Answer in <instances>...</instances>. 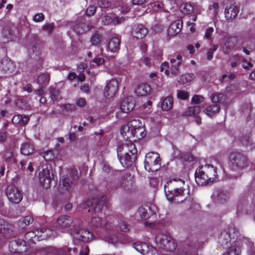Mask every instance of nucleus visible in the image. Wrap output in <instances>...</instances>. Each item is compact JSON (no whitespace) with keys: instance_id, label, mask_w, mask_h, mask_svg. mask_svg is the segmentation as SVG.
Listing matches in <instances>:
<instances>
[{"instance_id":"obj_46","label":"nucleus","mask_w":255,"mask_h":255,"mask_svg":"<svg viewBox=\"0 0 255 255\" xmlns=\"http://www.w3.org/2000/svg\"><path fill=\"white\" fill-rule=\"evenodd\" d=\"M204 101V98L200 95H195L192 98L191 103L192 104H199Z\"/></svg>"},{"instance_id":"obj_7","label":"nucleus","mask_w":255,"mask_h":255,"mask_svg":"<svg viewBox=\"0 0 255 255\" xmlns=\"http://www.w3.org/2000/svg\"><path fill=\"white\" fill-rule=\"evenodd\" d=\"M55 226L59 231L63 233L69 232L70 234L71 230L76 227L73 224L72 217L67 215L60 216L56 220Z\"/></svg>"},{"instance_id":"obj_4","label":"nucleus","mask_w":255,"mask_h":255,"mask_svg":"<svg viewBox=\"0 0 255 255\" xmlns=\"http://www.w3.org/2000/svg\"><path fill=\"white\" fill-rule=\"evenodd\" d=\"M217 173L216 168L210 164L199 167L195 173L196 182L199 185H204L212 183L217 176Z\"/></svg>"},{"instance_id":"obj_10","label":"nucleus","mask_w":255,"mask_h":255,"mask_svg":"<svg viewBox=\"0 0 255 255\" xmlns=\"http://www.w3.org/2000/svg\"><path fill=\"white\" fill-rule=\"evenodd\" d=\"M71 234L74 238L83 242L91 241L94 237L92 233L89 230L84 228H80L76 227V228L72 230Z\"/></svg>"},{"instance_id":"obj_48","label":"nucleus","mask_w":255,"mask_h":255,"mask_svg":"<svg viewBox=\"0 0 255 255\" xmlns=\"http://www.w3.org/2000/svg\"><path fill=\"white\" fill-rule=\"evenodd\" d=\"M97 7L94 5H90L87 8L85 13L88 16H91L95 13Z\"/></svg>"},{"instance_id":"obj_2","label":"nucleus","mask_w":255,"mask_h":255,"mask_svg":"<svg viewBox=\"0 0 255 255\" xmlns=\"http://www.w3.org/2000/svg\"><path fill=\"white\" fill-rule=\"evenodd\" d=\"M137 153L135 144L130 139H126L117 149L120 162L124 167H128L132 165L136 159Z\"/></svg>"},{"instance_id":"obj_19","label":"nucleus","mask_w":255,"mask_h":255,"mask_svg":"<svg viewBox=\"0 0 255 255\" xmlns=\"http://www.w3.org/2000/svg\"><path fill=\"white\" fill-rule=\"evenodd\" d=\"M182 61V57L178 55L175 57L170 59L171 63L170 73L173 76H176L180 73L179 67L181 66Z\"/></svg>"},{"instance_id":"obj_25","label":"nucleus","mask_w":255,"mask_h":255,"mask_svg":"<svg viewBox=\"0 0 255 255\" xmlns=\"http://www.w3.org/2000/svg\"><path fill=\"white\" fill-rule=\"evenodd\" d=\"M130 134L132 137H135L139 139L145 137L146 132L144 127L142 125L141 126H138V128L131 129Z\"/></svg>"},{"instance_id":"obj_51","label":"nucleus","mask_w":255,"mask_h":255,"mask_svg":"<svg viewBox=\"0 0 255 255\" xmlns=\"http://www.w3.org/2000/svg\"><path fill=\"white\" fill-rule=\"evenodd\" d=\"M193 10V7L189 3H186L182 10V12L186 14L191 13Z\"/></svg>"},{"instance_id":"obj_57","label":"nucleus","mask_w":255,"mask_h":255,"mask_svg":"<svg viewBox=\"0 0 255 255\" xmlns=\"http://www.w3.org/2000/svg\"><path fill=\"white\" fill-rule=\"evenodd\" d=\"M213 31L214 28L213 27H210L207 28L205 34V38L208 39H211Z\"/></svg>"},{"instance_id":"obj_41","label":"nucleus","mask_w":255,"mask_h":255,"mask_svg":"<svg viewBox=\"0 0 255 255\" xmlns=\"http://www.w3.org/2000/svg\"><path fill=\"white\" fill-rule=\"evenodd\" d=\"M119 238L118 235L112 234L106 238V241L109 243L115 245L119 242Z\"/></svg>"},{"instance_id":"obj_11","label":"nucleus","mask_w":255,"mask_h":255,"mask_svg":"<svg viewBox=\"0 0 255 255\" xmlns=\"http://www.w3.org/2000/svg\"><path fill=\"white\" fill-rule=\"evenodd\" d=\"M0 70L7 76L15 75L17 73L14 63L8 59H4L0 61Z\"/></svg>"},{"instance_id":"obj_12","label":"nucleus","mask_w":255,"mask_h":255,"mask_svg":"<svg viewBox=\"0 0 255 255\" xmlns=\"http://www.w3.org/2000/svg\"><path fill=\"white\" fill-rule=\"evenodd\" d=\"M159 162L157 154L150 152L147 154L144 160V167L148 171L157 170L158 168L154 166L157 165Z\"/></svg>"},{"instance_id":"obj_22","label":"nucleus","mask_w":255,"mask_h":255,"mask_svg":"<svg viewBox=\"0 0 255 255\" xmlns=\"http://www.w3.org/2000/svg\"><path fill=\"white\" fill-rule=\"evenodd\" d=\"M239 12V7L235 4H231L229 8L225 10V17L227 20L234 19Z\"/></svg>"},{"instance_id":"obj_53","label":"nucleus","mask_w":255,"mask_h":255,"mask_svg":"<svg viewBox=\"0 0 255 255\" xmlns=\"http://www.w3.org/2000/svg\"><path fill=\"white\" fill-rule=\"evenodd\" d=\"M169 67V64L168 62H164L162 63L160 67V70L161 72L164 71V73L166 76H169L170 72L168 70Z\"/></svg>"},{"instance_id":"obj_26","label":"nucleus","mask_w":255,"mask_h":255,"mask_svg":"<svg viewBox=\"0 0 255 255\" xmlns=\"http://www.w3.org/2000/svg\"><path fill=\"white\" fill-rule=\"evenodd\" d=\"M75 184V182L72 180L69 175H63L60 180V184L62 186V188L65 191H69L72 186Z\"/></svg>"},{"instance_id":"obj_8","label":"nucleus","mask_w":255,"mask_h":255,"mask_svg":"<svg viewBox=\"0 0 255 255\" xmlns=\"http://www.w3.org/2000/svg\"><path fill=\"white\" fill-rule=\"evenodd\" d=\"M51 236V231L48 229L41 228L26 232L25 239L32 243H35L41 240H45Z\"/></svg>"},{"instance_id":"obj_47","label":"nucleus","mask_w":255,"mask_h":255,"mask_svg":"<svg viewBox=\"0 0 255 255\" xmlns=\"http://www.w3.org/2000/svg\"><path fill=\"white\" fill-rule=\"evenodd\" d=\"M218 46L217 45L215 44L212 47V48H210L207 53V59L208 60H211L213 57V53L214 52L217 50L218 49Z\"/></svg>"},{"instance_id":"obj_60","label":"nucleus","mask_w":255,"mask_h":255,"mask_svg":"<svg viewBox=\"0 0 255 255\" xmlns=\"http://www.w3.org/2000/svg\"><path fill=\"white\" fill-rule=\"evenodd\" d=\"M21 115H15L12 119L11 122L13 124H21Z\"/></svg>"},{"instance_id":"obj_37","label":"nucleus","mask_w":255,"mask_h":255,"mask_svg":"<svg viewBox=\"0 0 255 255\" xmlns=\"http://www.w3.org/2000/svg\"><path fill=\"white\" fill-rule=\"evenodd\" d=\"M138 211L139 215L141 218L146 219L150 218L151 212L150 208H145L141 207L138 208Z\"/></svg>"},{"instance_id":"obj_45","label":"nucleus","mask_w":255,"mask_h":255,"mask_svg":"<svg viewBox=\"0 0 255 255\" xmlns=\"http://www.w3.org/2000/svg\"><path fill=\"white\" fill-rule=\"evenodd\" d=\"M70 178L76 182L79 178V172L76 169H71L69 172Z\"/></svg>"},{"instance_id":"obj_17","label":"nucleus","mask_w":255,"mask_h":255,"mask_svg":"<svg viewBox=\"0 0 255 255\" xmlns=\"http://www.w3.org/2000/svg\"><path fill=\"white\" fill-rule=\"evenodd\" d=\"M135 106L134 99L131 97H128L124 99L120 104L121 111L124 113H128L131 112Z\"/></svg>"},{"instance_id":"obj_59","label":"nucleus","mask_w":255,"mask_h":255,"mask_svg":"<svg viewBox=\"0 0 255 255\" xmlns=\"http://www.w3.org/2000/svg\"><path fill=\"white\" fill-rule=\"evenodd\" d=\"M113 23L114 25H117L121 23L125 20V18L123 16H115L114 18H113Z\"/></svg>"},{"instance_id":"obj_30","label":"nucleus","mask_w":255,"mask_h":255,"mask_svg":"<svg viewBox=\"0 0 255 255\" xmlns=\"http://www.w3.org/2000/svg\"><path fill=\"white\" fill-rule=\"evenodd\" d=\"M220 110L219 104H214L212 106H208L204 111L205 114L210 117L214 116Z\"/></svg>"},{"instance_id":"obj_35","label":"nucleus","mask_w":255,"mask_h":255,"mask_svg":"<svg viewBox=\"0 0 255 255\" xmlns=\"http://www.w3.org/2000/svg\"><path fill=\"white\" fill-rule=\"evenodd\" d=\"M235 42L233 41L232 38H228L223 46L224 53H229L235 46Z\"/></svg>"},{"instance_id":"obj_32","label":"nucleus","mask_w":255,"mask_h":255,"mask_svg":"<svg viewBox=\"0 0 255 255\" xmlns=\"http://www.w3.org/2000/svg\"><path fill=\"white\" fill-rule=\"evenodd\" d=\"M130 127L129 124L127 123L123 126L120 129L121 133L123 137L128 140L132 137V135L130 134Z\"/></svg>"},{"instance_id":"obj_29","label":"nucleus","mask_w":255,"mask_h":255,"mask_svg":"<svg viewBox=\"0 0 255 255\" xmlns=\"http://www.w3.org/2000/svg\"><path fill=\"white\" fill-rule=\"evenodd\" d=\"M200 112L201 108L199 106L190 107H188L184 112L183 115L196 117Z\"/></svg>"},{"instance_id":"obj_62","label":"nucleus","mask_w":255,"mask_h":255,"mask_svg":"<svg viewBox=\"0 0 255 255\" xmlns=\"http://www.w3.org/2000/svg\"><path fill=\"white\" fill-rule=\"evenodd\" d=\"M76 104L79 107H84L86 105V102L85 99L80 98L77 99Z\"/></svg>"},{"instance_id":"obj_15","label":"nucleus","mask_w":255,"mask_h":255,"mask_svg":"<svg viewBox=\"0 0 255 255\" xmlns=\"http://www.w3.org/2000/svg\"><path fill=\"white\" fill-rule=\"evenodd\" d=\"M53 177V174L50 175V171L48 168L43 169L39 173V180L41 185L43 187L50 186Z\"/></svg>"},{"instance_id":"obj_50","label":"nucleus","mask_w":255,"mask_h":255,"mask_svg":"<svg viewBox=\"0 0 255 255\" xmlns=\"http://www.w3.org/2000/svg\"><path fill=\"white\" fill-rule=\"evenodd\" d=\"M240 142L243 145L246 146H251L250 137L249 135H244L242 136L240 139Z\"/></svg>"},{"instance_id":"obj_49","label":"nucleus","mask_w":255,"mask_h":255,"mask_svg":"<svg viewBox=\"0 0 255 255\" xmlns=\"http://www.w3.org/2000/svg\"><path fill=\"white\" fill-rule=\"evenodd\" d=\"M211 101L214 104H219L218 103L221 101L222 95L219 93L214 94L211 96Z\"/></svg>"},{"instance_id":"obj_40","label":"nucleus","mask_w":255,"mask_h":255,"mask_svg":"<svg viewBox=\"0 0 255 255\" xmlns=\"http://www.w3.org/2000/svg\"><path fill=\"white\" fill-rule=\"evenodd\" d=\"M128 123L129 124V126L131 127V129L138 128V126H141L142 125L141 121L138 117L130 120Z\"/></svg>"},{"instance_id":"obj_54","label":"nucleus","mask_w":255,"mask_h":255,"mask_svg":"<svg viewBox=\"0 0 255 255\" xmlns=\"http://www.w3.org/2000/svg\"><path fill=\"white\" fill-rule=\"evenodd\" d=\"M34 221L33 218L30 216H25L22 220V224L24 225L23 227L32 224Z\"/></svg>"},{"instance_id":"obj_23","label":"nucleus","mask_w":255,"mask_h":255,"mask_svg":"<svg viewBox=\"0 0 255 255\" xmlns=\"http://www.w3.org/2000/svg\"><path fill=\"white\" fill-rule=\"evenodd\" d=\"M151 90V87L148 84L143 83L137 86L134 93L137 96H144L149 94Z\"/></svg>"},{"instance_id":"obj_44","label":"nucleus","mask_w":255,"mask_h":255,"mask_svg":"<svg viewBox=\"0 0 255 255\" xmlns=\"http://www.w3.org/2000/svg\"><path fill=\"white\" fill-rule=\"evenodd\" d=\"M13 147H7L3 152V156L6 160L10 159L13 156Z\"/></svg>"},{"instance_id":"obj_28","label":"nucleus","mask_w":255,"mask_h":255,"mask_svg":"<svg viewBox=\"0 0 255 255\" xmlns=\"http://www.w3.org/2000/svg\"><path fill=\"white\" fill-rule=\"evenodd\" d=\"M173 105V98L171 96H168L161 100V107L163 111H168L170 110Z\"/></svg>"},{"instance_id":"obj_3","label":"nucleus","mask_w":255,"mask_h":255,"mask_svg":"<svg viewBox=\"0 0 255 255\" xmlns=\"http://www.w3.org/2000/svg\"><path fill=\"white\" fill-rule=\"evenodd\" d=\"M185 181L180 178H173L169 180L164 185V191L167 199L171 202H182L184 199L179 200V198L184 196Z\"/></svg>"},{"instance_id":"obj_43","label":"nucleus","mask_w":255,"mask_h":255,"mask_svg":"<svg viewBox=\"0 0 255 255\" xmlns=\"http://www.w3.org/2000/svg\"><path fill=\"white\" fill-rule=\"evenodd\" d=\"M177 96L179 100H186L189 98V95L188 92L186 91L179 90L177 92Z\"/></svg>"},{"instance_id":"obj_20","label":"nucleus","mask_w":255,"mask_h":255,"mask_svg":"<svg viewBox=\"0 0 255 255\" xmlns=\"http://www.w3.org/2000/svg\"><path fill=\"white\" fill-rule=\"evenodd\" d=\"M71 250V248H68L66 251L63 248L48 247L44 249V253L45 255H67Z\"/></svg>"},{"instance_id":"obj_56","label":"nucleus","mask_w":255,"mask_h":255,"mask_svg":"<svg viewBox=\"0 0 255 255\" xmlns=\"http://www.w3.org/2000/svg\"><path fill=\"white\" fill-rule=\"evenodd\" d=\"M54 157L52 151H47L43 153V157L46 161L51 160Z\"/></svg>"},{"instance_id":"obj_6","label":"nucleus","mask_w":255,"mask_h":255,"mask_svg":"<svg viewBox=\"0 0 255 255\" xmlns=\"http://www.w3.org/2000/svg\"><path fill=\"white\" fill-rule=\"evenodd\" d=\"M155 242L159 248L168 252L173 251L177 247L176 243L166 234L159 233L156 235Z\"/></svg>"},{"instance_id":"obj_9","label":"nucleus","mask_w":255,"mask_h":255,"mask_svg":"<svg viewBox=\"0 0 255 255\" xmlns=\"http://www.w3.org/2000/svg\"><path fill=\"white\" fill-rule=\"evenodd\" d=\"M5 192L8 200L12 203L18 204L22 199L23 195L21 191L15 185L7 186Z\"/></svg>"},{"instance_id":"obj_58","label":"nucleus","mask_w":255,"mask_h":255,"mask_svg":"<svg viewBox=\"0 0 255 255\" xmlns=\"http://www.w3.org/2000/svg\"><path fill=\"white\" fill-rule=\"evenodd\" d=\"M42 28L44 30L47 31L49 33L51 32L54 29L53 23H47L42 26Z\"/></svg>"},{"instance_id":"obj_13","label":"nucleus","mask_w":255,"mask_h":255,"mask_svg":"<svg viewBox=\"0 0 255 255\" xmlns=\"http://www.w3.org/2000/svg\"><path fill=\"white\" fill-rule=\"evenodd\" d=\"M8 247L11 253H21L26 250V242L19 239L14 240L9 242Z\"/></svg>"},{"instance_id":"obj_63","label":"nucleus","mask_w":255,"mask_h":255,"mask_svg":"<svg viewBox=\"0 0 255 255\" xmlns=\"http://www.w3.org/2000/svg\"><path fill=\"white\" fill-rule=\"evenodd\" d=\"M227 78H228L229 80H233L236 78V75L233 73H231L228 75L224 74L222 76V77L221 78L220 80L221 82H223Z\"/></svg>"},{"instance_id":"obj_36","label":"nucleus","mask_w":255,"mask_h":255,"mask_svg":"<svg viewBox=\"0 0 255 255\" xmlns=\"http://www.w3.org/2000/svg\"><path fill=\"white\" fill-rule=\"evenodd\" d=\"M50 75L48 73H43L40 75L37 78V82L39 85L48 84L50 81Z\"/></svg>"},{"instance_id":"obj_61","label":"nucleus","mask_w":255,"mask_h":255,"mask_svg":"<svg viewBox=\"0 0 255 255\" xmlns=\"http://www.w3.org/2000/svg\"><path fill=\"white\" fill-rule=\"evenodd\" d=\"M93 62L96 63L98 66L101 65L105 62V59L102 57H96L94 60Z\"/></svg>"},{"instance_id":"obj_24","label":"nucleus","mask_w":255,"mask_h":255,"mask_svg":"<svg viewBox=\"0 0 255 255\" xmlns=\"http://www.w3.org/2000/svg\"><path fill=\"white\" fill-rule=\"evenodd\" d=\"M74 31L79 34H82L88 31L90 29L89 24L84 22L76 21L73 26Z\"/></svg>"},{"instance_id":"obj_5","label":"nucleus","mask_w":255,"mask_h":255,"mask_svg":"<svg viewBox=\"0 0 255 255\" xmlns=\"http://www.w3.org/2000/svg\"><path fill=\"white\" fill-rule=\"evenodd\" d=\"M230 166L232 170H242L248 167L250 161L247 156L241 152L233 151L229 156Z\"/></svg>"},{"instance_id":"obj_1","label":"nucleus","mask_w":255,"mask_h":255,"mask_svg":"<svg viewBox=\"0 0 255 255\" xmlns=\"http://www.w3.org/2000/svg\"><path fill=\"white\" fill-rule=\"evenodd\" d=\"M107 201V196L97 197L87 200L81 205L82 208L86 209L91 206L93 210L94 215L91 221L92 226L101 227L105 230L110 229L112 227L111 223H109L111 217L108 214Z\"/></svg>"},{"instance_id":"obj_55","label":"nucleus","mask_w":255,"mask_h":255,"mask_svg":"<svg viewBox=\"0 0 255 255\" xmlns=\"http://www.w3.org/2000/svg\"><path fill=\"white\" fill-rule=\"evenodd\" d=\"M44 15L42 13L36 14L33 17V20L36 22H41L44 19Z\"/></svg>"},{"instance_id":"obj_27","label":"nucleus","mask_w":255,"mask_h":255,"mask_svg":"<svg viewBox=\"0 0 255 255\" xmlns=\"http://www.w3.org/2000/svg\"><path fill=\"white\" fill-rule=\"evenodd\" d=\"M121 40L119 37H114L111 38L108 43V48L112 52H117L120 47Z\"/></svg>"},{"instance_id":"obj_18","label":"nucleus","mask_w":255,"mask_h":255,"mask_svg":"<svg viewBox=\"0 0 255 255\" xmlns=\"http://www.w3.org/2000/svg\"><path fill=\"white\" fill-rule=\"evenodd\" d=\"M147 32V29L143 25L137 24L132 26L131 32L134 37L141 39L146 35Z\"/></svg>"},{"instance_id":"obj_33","label":"nucleus","mask_w":255,"mask_h":255,"mask_svg":"<svg viewBox=\"0 0 255 255\" xmlns=\"http://www.w3.org/2000/svg\"><path fill=\"white\" fill-rule=\"evenodd\" d=\"M102 39V36L99 32H95L91 36L90 42L92 45L99 46Z\"/></svg>"},{"instance_id":"obj_34","label":"nucleus","mask_w":255,"mask_h":255,"mask_svg":"<svg viewBox=\"0 0 255 255\" xmlns=\"http://www.w3.org/2000/svg\"><path fill=\"white\" fill-rule=\"evenodd\" d=\"M133 247L137 252L144 255L147 251V245L144 242H137L133 244Z\"/></svg>"},{"instance_id":"obj_42","label":"nucleus","mask_w":255,"mask_h":255,"mask_svg":"<svg viewBox=\"0 0 255 255\" xmlns=\"http://www.w3.org/2000/svg\"><path fill=\"white\" fill-rule=\"evenodd\" d=\"M118 226L121 230L124 232H127L129 230L130 226L123 220L119 222Z\"/></svg>"},{"instance_id":"obj_39","label":"nucleus","mask_w":255,"mask_h":255,"mask_svg":"<svg viewBox=\"0 0 255 255\" xmlns=\"http://www.w3.org/2000/svg\"><path fill=\"white\" fill-rule=\"evenodd\" d=\"M50 98L53 101H58L59 99V91L55 88L50 87L49 89Z\"/></svg>"},{"instance_id":"obj_16","label":"nucleus","mask_w":255,"mask_h":255,"mask_svg":"<svg viewBox=\"0 0 255 255\" xmlns=\"http://www.w3.org/2000/svg\"><path fill=\"white\" fill-rule=\"evenodd\" d=\"M10 225L0 217V243H3L10 235Z\"/></svg>"},{"instance_id":"obj_52","label":"nucleus","mask_w":255,"mask_h":255,"mask_svg":"<svg viewBox=\"0 0 255 255\" xmlns=\"http://www.w3.org/2000/svg\"><path fill=\"white\" fill-rule=\"evenodd\" d=\"M113 18L109 15H105L102 19V24L103 25H109L112 24Z\"/></svg>"},{"instance_id":"obj_21","label":"nucleus","mask_w":255,"mask_h":255,"mask_svg":"<svg viewBox=\"0 0 255 255\" xmlns=\"http://www.w3.org/2000/svg\"><path fill=\"white\" fill-rule=\"evenodd\" d=\"M182 22L180 20H177L170 24L167 29V34L170 36H174L179 33L182 28Z\"/></svg>"},{"instance_id":"obj_64","label":"nucleus","mask_w":255,"mask_h":255,"mask_svg":"<svg viewBox=\"0 0 255 255\" xmlns=\"http://www.w3.org/2000/svg\"><path fill=\"white\" fill-rule=\"evenodd\" d=\"M184 75L185 78H186L185 82H187V83L192 81L195 78L194 75L193 73H187Z\"/></svg>"},{"instance_id":"obj_38","label":"nucleus","mask_w":255,"mask_h":255,"mask_svg":"<svg viewBox=\"0 0 255 255\" xmlns=\"http://www.w3.org/2000/svg\"><path fill=\"white\" fill-rule=\"evenodd\" d=\"M150 6L153 10L156 12H160L163 10V4L159 1L150 2Z\"/></svg>"},{"instance_id":"obj_14","label":"nucleus","mask_w":255,"mask_h":255,"mask_svg":"<svg viewBox=\"0 0 255 255\" xmlns=\"http://www.w3.org/2000/svg\"><path fill=\"white\" fill-rule=\"evenodd\" d=\"M119 89V82L116 79H112L107 84L104 89V95L107 98L113 97Z\"/></svg>"},{"instance_id":"obj_31","label":"nucleus","mask_w":255,"mask_h":255,"mask_svg":"<svg viewBox=\"0 0 255 255\" xmlns=\"http://www.w3.org/2000/svg\"><path fill=\"white\" fill-rule=\"evenodd\" d=\"M34 151L33 145L25 142L21 145L20 148L21 153L24 155H28L31 154Z\"/></svg>"}]
</instances>
